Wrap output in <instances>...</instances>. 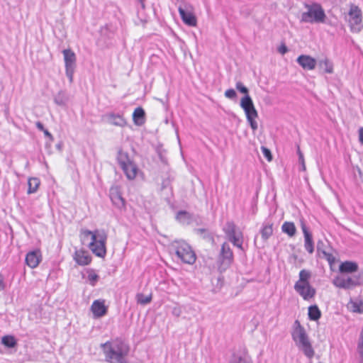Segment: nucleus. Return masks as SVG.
<instances>
[{
  "label": "nucleus",
  "instance_id": "nucleus-1",
  "mask_svg": "<svg viewBox=\"0 0 363 363\" xmlns=\"http://www.w3.org/2000/svg\"><path fill=\"white\" fill-rule=\"evenodd\" d=\"M79 239L82 245L89 242L87 246L96 257L104 258L106 256L107 235L105 231L82 229L79 233Z\"/></svg>",
  "mask_w": 363,
  "mask_h": 363
},
{
  "label": "nucleus",
  "instance_id": "nucleus-2",
  "mask_svg": "<svg viewBox=\"0 0 363 363\" xmlns=\"http://www.w3.org/2000/svg\"><path fill=\"white\" fill-rule=\"evenodd\" d=\"M311 278V272L309 270L301 269L299 272L298 279L294 284L295 291L307 301L312 300L316 294V289L310 283Z\"/></svg>",
  "mask_w": 363,
  "mask_h": 363
},
{
  "label": "nucleus",
  "instance_id": "nucleus-3",
  "mask_svg": "<svg viewBox=\"0 0 363 363\" xmlns=\"http://www.w3.org/2000/svg\"><path fill=\"white\" fill-rule=\"evenodd\" d=\"M104 352L107 361L113 363L121 362L123 357L128 352V347L122 340L116 339L112 342H106L102 345Z\"/></svg>",
  "mask_w": 363,
  "mask_h": 363
},
{
  "label": "nucleus",
  "instance_id": "nucleus-4",
  "mask_svg": "<svg viewBox=\"0 0 363 363\" xmlns=\"http://www.w3.org/2000/svg\"><path fill=\"white\" fill-rule=\"evenodd\" d=\"M236 88L241 93L246 94L245 96L241 99L240 106L245 111L247 119L251 128L255 130L257 128V123L255 120L258 117V113L255 108L252 99L247 94L248 89L241 82L236 84Z\"/></svg>",
  "mask_w": 363,
  "mask_h": 363
},
{
  "label": "nucleus",
  "instance_id": "nucleus-5",
  "mask_svg": "<svg viewBox=\"0 0 363 363\" xmlns=\"http://www.w3.org/2000/svg\"><path fill=\"white\" fill-rule=\"evenodd\" d=\"M296 323L297 326L295 328L292 334L293 339L298 347H301L304 354L311 359L315 354L314 350L312 347L303 327L301 325L298 320L296 321Z\"/></svg>",
  "mask_w": 363,
  "mask_h": 363
},
{
  "label": "nucleus",
  "instance_id": "nucleus-6",
  "mask_svg": "<svg viewBox=\"0 0 363 363\" xmlns=\"http://www.w3.org/2000/svg\"><path fill=\"white\" fill-rule=\"evenodd\" d=\"M172 247L177 257L184 263L193 264L196 260V255L191 247L184 240H176Z\"/></svg>",
  "mask_w": 363,
  "mask_h": 363
},
{
  "label": "nucleus",
  "instance_id": "nucleus-7",
  "mask_svg": "<svg viewBox=\"0 0 363 363\" xmlns=\"http://www.w3.org/2000/svg\"><path fill=\"white\" fill-rule=\"evenodd\" d=\"M117 160L127 178L128 179H134L138 174V168L128 158V154L123 151H119Z\"/></svg>",
  "mask_w": 363,
  "mask_h": 363
},
{
  "label": "nucleus",
  "instance_id": "nucleus-8",
  "mask_svg": "<svg viewBox=\"0 0 363 363\" xmlns=\"http://www.w3.org/2000/svg\"><path fill=\"white\" fill-rule=\"evenodd\" d=\"M324 10L319 4H313L308 7V11L302 15V20L310 23H323L325 20Z\"/></svg>",
  "mask_w": 363,
  "mask_h": 363
},
{
  "label": "nucleus",
  "instance_id": "nucleus-9",
  "mask_svg": "<svg viewBox=\"0 0 363 363\" xmlns=\"http://www.w3.org/2000/svg\"><path fill=\"white\" fill-rule=\"evenodd\" d=\"M233 252L227 242H224L220 249L218 267L220 272L225 271L233 262Z\"/></svg>",
  "mask_w": 363,
  "mask_h": 363
},
{
  "label": "nucleus",
  "instance_id": "nucleus-10",
  "mask_svg": "<svg viewBox=\"0 0 363 363\" xmlns=\"http://www.w3.org/2000/svg\"><path fill=\"white\" fill-rule=\"evenodd\" d=\"M66 75L69 82L73 81V76L76 67L77 57L75 53L70 49L64 50L63 52Z\"/></svg>",
  "mask_w": 363,
  "mask_h": 363
},
{
  "label": "nucleus",
  "instance_id": "nucleus-11",
  "mask_svg": "<svg viewBox=\"0 0 363 363\" xmlns=\"http://www.w3.org/2000/svg\"><path fill=\"white\" fill-rule=\"evenodd\" d=\"M179 13L183 22L189 26H196L197 24V19L194 13V8L192 6L188 4L185 5L184 8L179 7Z\"/></svg>",
  "mask_w": 363,
  "mask_h": 363
},
{
  "label": "nucleus",
  "instance_id": "nucleus-12",
  "mask_svg": "<svg viewBox=\"0 0 363 363\" xmlns=\"http://www.w3.org/2000/svg\"><path fill=\"white\" fill-rule=\"evenodd\" d=\"M362 21V11L355 5H351L349 11V22L352 30H359Z\"/></svg>",
  "mask_w": 363,
  "mask_h": 363
},
{
  "label": "nucleus",
  "instance_id": "nucleus-13",
  "mask_svg": "<svg viewBox=\"0 0 363 363\" xmlns=\"http://www.w3.org/2000/svg\"><path fill=\"white\" fill-rule=\"evenodd\" d=\"M73 259L80 266H86L91 264L92 257L89 252L84 248L76 249L73 254Z\"/></svg>",
  "mask_w": 363,
  "mask_h": 363
},
{
  "label": "nucleus",
  "instance_id": "nucleus-14",
  "mask_svg": "<svg viewBox=\"0 0 363 363\" xmlns=\"http://www.w3.org/2000/svg\"><path fill=\"white\" fill-rule=\"evenodd\" d=\"M90 310L93 313L94 318H99L106 315L108 306L106 305L105 300L98 299L92 303Z\"/></svg>",
  "mask_w": 363,
  "mask_h": 363
},
{
  "label": "nucleus",
  "instance_id": "nucleus-15",
  "mask_svg": "<svg viewBox=\"0 0 363 363\" xmlns=\"http://www.w3.org/2000/svg\"><path fill=\"white\" fill-rule=\"evenodd\" d=\"M42 260V253L39 249L29 252L25 259L26 264L31 269L36 268Z\"/></svg>",
  "mask_w": 363,
  "mask_h": 363
},
{
  "label": "nucleus",
  "instance_id": "nucleus-16",
  "mask_svg": "<svg viewBox=\"0 0 363 363\" xmlns=\"http://www.w3.org/2000/svg\"><path fill=\"white\" fill-rule=\"evenodd\" d=\"M297 62L306 70H313L316 65V60L310 55H301L297 58Z\"/></svg>",
  "mask_w": 363,
  "mask_h": 363
},
{
  "label": "nucleus",
  "instance_id": "nucleus-17",
  "mask_svg": "<svg viewBox=\"0 0 363 363\" xmlns=\"http://www.w3.org/2000/svg\"><path fill=\"white\" fill-rule=\"evenodd\" d=\"M301 229L304 235V247L307 252L312 254L314 251L313 241L311 234L308 232L305 223L301 221Z\"/></svg>",
  "mask_w": 363,
  "mask_h": 363
},
{
  "label": "nucleus",
  "instance_id": "nucleus-18",
  "mask_svg": "<svg viewBox=\"0 0 363 363\" xmlns=\"http://www.w3.org/2000/svg\"><path fill=\"white\" fill-rule=\"evenodd\" d=\"M359 269L358 264L352 261H345L339 266V271L341 273H353Z\"/></svg>",
  "mask_w": 363,
  "mask_h": 363
},
{
  "label": "nucleus",
  "instance_id": "nucleus-19",
  "mask_svg": "<svg viewBox=\"0 0 363 363\" xmlns=\"http://www.w3.org/2000/svg\"><path fill=\"white\" fill-rule=\"evenodd\" d=\"M230 363H252L247 352L245 350L238 352L233 354Z\"/></svg>",
  "mask_w": 363,
  "mask_h": 363
},
{
  "label": "nucleus",
  "instance_id": "nucleus-20",
  "mask_svg": "<svg viewBox=\"0 0 363 363\" xmlns=\"http://www.w3.org/2000/svg\"><path fill=\"white\" fill-rule=\"evenodd\" d=\"M111 199L113 203L118 208H125V201L117 189L111 191Z\"/></svg>",
  "mask_w": 363,
  "mask_h": 363
},
{
  "label": "nucleus",
  "instance_id": "nucleus-21",
  "mask_svg": "<svg viewBox=\"0 0 363 363\" xmlns=\"http://www.w3.org/2000/svg\"><path fill=\"white\" fill-rule=\"evenodd\" d=\"M133 119L136 125H142L145 121V111L141 107L136 108L133 113Z\"/></svg>",
  "mask_w": 363,
  "mask_h": 363
},
{
  "label": "nucleus",
  "instance_id": "nucleus-22",
  "mask_svg": "<svg viewBox=\"0 0 363 363\" xmlns=\"http://www.w3.org/2000/svg\"><path fill=\"white\" fill-rule=\"evenodd\" d=\"M334 284L340 288H349L352 286H354L357 284H359L358 282L354 281L351 278H347L346 279H340V278H336L334 281Z\"/></svg>",
  "mask_w": 363,
  "mask_h": 363
},
{
  "label": "nucleus",
  "instance_id": "nucleus-23",
  "mask_svg": "<svg viewBox=\"0 0 363 363\" xmlns=\"http://www.w3.org/2000/svg\"><path fill=\"white\" fill-rule=\"evenodd\" d=\"M281 230L289 237H294L296 233V228L294 223L289 221H286L283 223Z\"/></svg>",
  "mask_w": 363,
  "mask_h": 363
},
{
  "label": "nucleus",
  "instance_id": "nucleus-24",
  "mask_svg": "<svg viewBox=\"0 0 363 363\" xmlns=\"http://www.w3.org/2000/svg\"><path fill=\"white\" fill-rule=\"evenodd\" d=\"M108 118L110 123L114 125L123 127L126 125V121L122 116L110 114Z\"/></svg>",
  "mask_w": 363,
  "mask_h": 363
},
{
  "label": "nucleus",
  "instance_id": "nucleus-25",
  "mask_svg": "<svg viewBox=\"0 0 363 363\" xmlns=\"http://www.w3.org/2000/svg\"><path fill=\"white\" fill-rule=\"evenodd\" d=\"M40 184V180L36 177L30 178L28 181V194H33L37 191Z\"/></svg>",
  "mask_w": 363,
  "mask_h": 363
},
{
  "label": "nucleus",
  "instance_id": "nucleus-26",
  "mask_svg": "<svg viewBox=\"0 0 363 363\" xmlns=\"http://www.w3.org/2000/svg\"><path fill=\"white\" fill-rule=\"evenodd\" d=\"M321 316V312L316 305L308 307V318L311 320H318Z\"/></svg>",
  "mask_w": 363,
  "mask_h": 363
},
{
  "label": "nucleus",
  "instance_id": "nucleus-27",
  "mask_svg": "<svg viewBox=\"0 0 363 363\" xmlns=\"http://www.w3.org/2000/svg\"><path fill=\"white\" fill-rule=\"evenodd\" d=\"M1 344L8 348H13L17 345V341L13 335H4L1 338Z\"/></svg>",
  "mask_w": 363,
  "mask_h": 363
},
{
  "label": "nucleus",
  "instance_id": "nucleus-28",
  "mask_svg": "<svg viewBox=\"0 0 363 363\" xmlns=\"http://www.w3.org/2000/svg\"><path fill=\"white\" fill-rule=\"evenodd\" d=\"M319 67L326 73L333 72V65L328 59H324L319 62Z\"/></svg>",
  "mask_w": 363,
  "mask_h": 363
},
{
  "label": "nucleus",
  "instance_id": "nucleus-29",
  "mask_svg": "<svg viewBox=\"0 0 363 363\" xmlns=\"http://www.w3.org/2000/svg\"><path fill=\"white\" fill-rule=\"evenodd\" d=\"M273 234V223L264 225L261 230L262 239L267 240Z\"/></svg>",
  "mask_w": 363,
  "mask_h": 363
},
{
  "label": "nucleus",
  "instance_id": "nucleus-30",
  "mask_svg": "<svg viewBox=\"0 0 363 363\" xmlns=\"http://www.w3.org/2000/svg\"><path fill=\"white\" fill-rule=\"evenodd\" d=\"M152 294L145 296L143 294H138L136 295L137 303L140 305H146L152 301Z\"/></svg>",
  "mask_w": 363,
  "mask_h": 363
},
{
  "label": "nucleus",
  "instance_id": "nucleus-31",
  "mask_svg": "<svg viewBox=\"0 0 363 363\" xmlns=\"http://www.w3.org/2000/svg\"><path fill=\"white\" fill-rule=\"evenodd\" d=\"M225 234L230 237L236 234V226L233 222H228L223 229Z\"/></svg>",
  "mask_w": 363,
  "mask_h": 363
},
{
  "label": "nucleus",
  "instance_id": "nucleus-32",
  "mask_svg": "<svg viewBox=\"0 0 363 363\" xmlns=\"http://www.w3.org/2000/svg\"><path fill=\"white\" fill-rule=\"evenodd\" d=\"M230 240L233 243L235 246H237L239 248H242V234L240 233V235H236V234L231 235L229 237Z\"/></svg>",
  "mask_w": 363,
  "mask_h": 363
},
{
  "label": "nucleus",
  "instance_id": "nucleus-33",
  "mask_svg": "<svg viewBox=\"0 0 363 363\" xmlns=\"http://www.w3.org/2000/svg\"><path fill=\"white\" fill-rule=\"evenodd\" d=\"M351 311L353 313H363V303L351 302Z\"/></svg>",
  "mask_w": 363,
  "mask_h": 363
},
{
  "label": "nucleus",
  "instance_id": "nucleus-34",
  "mask_svg": "<svg viewBox=\"0 0 363 363\" xmlns=\"http://www.w3.org/2000/svg\"><path fill=\"white\" fill-rule=\"evenodd\" d=\"M357 351L362 361L363 362V328L360 333L359 340L357 345Z\"/></svg>",
  "mask_w": 363,
  "mask_h": 363
},
{
  "label": "nucleus",
  "instance_id": "nucleus-35",
  "mask_svg": "<svg viewBox=\"0 0 363 363\" xmlns=\"http://www.w3.org/2000/svg\"><path fill=\"white\" fill-rule=\"evenodd\" d=\"M88 279H89V283H90L91 285L95 286L96 283L99 280V276L95 272H94L93 271H91L89 273Z\"/></svg>",
  "mask_w": 363,
  "mask_h": 363
},
{
  "label": "nucleus",
  "instance_id": "nucleus-36",
  "mask_svg": "<svg viewBox=\"0 0 363 363\" xmlns=\"http://www.w3.org/2000/svg\"><path fill=\"white\" fill-rule=\"evenodd\" d=\"M261 149H262V153H263L264 156L266 157V159L269 162H271L272 160V155L271 151L268 148H267L264 146H262L261 147Z\"/></svg>",
  "mask_w": 363,
  "mask_h": 363
},
{
  "label": "nucleus",
  "instance_id": "nucleus-37",
  "mask_svg": "<svg viewBox=\"0 0 363 363\" xmlns=\"http://www.w3.org/2000/svg\"><path fill=\"white\" fill-rule=\"evenodd\" d=\"M225 96L228 99H234L236 97V92L233 89H229L225 91Z\"/></svg>",
  "mask_w": 363,
  "mask_h": 363
},
{
  "label": "nucleus",
  "instance_id": "nucleus-38",
  "mask_svg": "<svg viewBox=\"0 0 363 363\" xmlns=\"http://www.w3.org/2000/svg\"><path fill=\"white\" fill-rule=\"evenodd\" d=\"M298 157H299V161H300V162L301 164V166H302V170L305 171L306 169V168L305 160H304L303 155L302 154V152H301L299 148L298 149Z\"/></svg>",
  "mask_w": 363,
  "mask_h": 363
},
{
  "label": "nucleus",
  "instance_id": "nucleus-39",
  "mask_svg": "<svg viewBox=\"0 0 363 363\" xmlns=\"http://www.w3.org/2000/svg\"><path fill=\"white\" fill-rule=\"evenodd\" d=\"M323 253L330 264H333L335 262V258L332 254L326 253L325 252Z\"/></svg>",
  "mask_w": 363,
  "mask_h": 363
},
{
  "label": "nucleus",
  "instance_id": "nucleus-40",
  "mask_svg": "<svg viewBox=\"0 0 363 363\" xmlns=\"http://www.w3.org/2000/svg\"><path fill=\"white\" fill-rule=\"evenodd\" d=\"M288 51V49L286 48V46L284 45V44H282L279 46V52L284 55L285 54L286 52Z\"/></svg>",
  "mask_w": 363,
  "mask_h": 363
},
{
  "label": "nucleus",
  "instance_id": "nucleus-41",
  "mask_svg": "<svg viewBox=\"0 0 363 363\" xmlns=\"http://www.w3.org/2000/svg\"><path fill=\"white\" fill-rule=\"evenodd\" d=\"M359 140L360 143L363 144V128H360L359 130Z\"/></svg>",
  "mask_w": 363,
  "mask_h": 363
},
{
  "label": "nucleus",
  "instance_id": "nucleus-42",
  "mask_svg": "<svg viewBox=\"0 0 363 363\" xmlns=\"http://www.w3.org/2000/svg\"><path fill=\"white\" fill-rule=\"evenodd\" d=\"M43 132L44 133L45 136H47L50 138V140L51 141H52L54 140L53 136L48 130L45 129Z\"/></svg>",
  "mask_w": 363,
  "mask_h": 363
},
{
  "label": "nucleus",
  "instance_id": "nucleus-43",
  "mask_svg": "<svg viewBox=\"0 0 363 363\" xmlns=\"http://www.w3.org/2000/svg\"><path fill=\"white\" fill-rule=\"evenodd\" d=\"M35 125L40 130L43 131L45 130L43 125L40 122H37Z\"/></svg>",
  "mask_w": 363,
  "mask_h": 363
},
{
  "label": "nucleus",
  "instance_id": "nucleus-44",
  "mask_svg": "<svg viewBox=\"0 0 363 363\" xmlns=\"http://www.w3.org/2000/svg\"><path fill=\"white\" fill-rule=\"evenodd\" d=\"M4 289V279L3 277L0 274V291Z\"/></svg>",
  "mask_w": 363,
  "mask_h": 363
}]
</instances>
